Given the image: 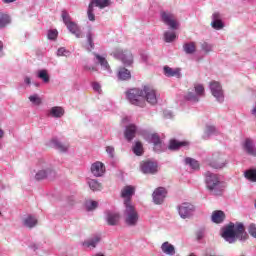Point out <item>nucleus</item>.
Masks as SVG:
<instances>
[{
    "label": "nucleus",
    "mask_w": 256,
    "mask_h": 256,
    "mask_svg": "<svg viewBox=\"0 0 256 256\" xmlns=\"http://www.w3.org/2000/svg\"><path fill=\"white\" fill-rule=\"evenodd\" d=\"M39 79H42L44 83H49V74H47V70H40L38 72Z\"/></svg>",
    "instance_id": "nucleus-44"
},
{
    "label": "nucleus",
    "mask_w": 256,
    "mask_h": 256,
    "mask_svg": "<svg viewBox=\"0 0 256 256\" xmlns=\"http://www.w3.org/2000/svg\"><path fill=\"white\" fill-rule=\"evenodd\" d=\"M85 49H87V51H93V49H95V43H93V34H91V32L87 34V43L85 44Z\"/></svg>",
    "instance_id": "nucleus-33"
},
{
    "label": "nucleus",
    "mask_w": 256,
    "mask_h": 256,
    "mask_svg": "<svg viewBox=\"0 0 256 256\" xmlns=\"http://www.w3.org/2000/svg\"><path fill=\"white\" fill-rule=\"evenodd\" d=\"M209 166L212 167V169H223V167H225V159H223L221 155L215 154L211 157Z\"/></svg>",
    "instance_id": "nucleus-12"
},
{
    "label": "nucleus",
    "mask_w": 256,
    "mask_h": 256,
    "mask_svg": "<svg viewBox=\"0 0 256 256\" xmlns=\"http://www.w3.org/2000/svg\"><path fill=\"white\" fill-rule=\"evenodd\" d=\"M117 77L120 81H127L131 79V72L125 67H120L118 69Z\"/></svg>",
    "instance_id": "nucleus-23"
},
{
    "label": "nucleus",
    "mask_w": 256,
    "mask_h": 256,
    "mask_svg": "<svg viewBox=\"0 0 256 256\" xmlns=\"http://www.w3.org/2000/svg\"><path fill=\"white\" fill-rule=\"evenodd\" d=\"M88 184L92 191H101L103 189V186L97 180H90Z\"/></svg>",
    "instance_id": "nucleus-39"
},
{
    "label": "nucleus",
    "mask_w": 256,
    "mask_h": 256,
    "mask_svg": "<svg viewBox=\"0 0 256 256\" xmlns=\"http://www.w3.org/2000/svg\"><path fill=\"white\" fill-rule=\"evenodd\" d=\"M58 32L57 30H50L48 32V39H51L52 41L57 39Z\"/></svg>",
    "instance_id": "nucleus-53"
},
{
    "label": "nucleus",
    "mask_w": 256,
    "mask_h": 256,
    "mask_svg": "<svg viewBox=\"0 0 256 256\" xmlns=\"http://www.w3.org/2000/svg\"><path fill=\"white\" fill-rule=\"evenodd\" d=\"M0 51H3V42L0 41Z\"/></svg>",
    "instance_id": "nucleus-60"
},
{
    "label": "nucleus",
    "mask_w": 256,
    "mask_h": 256,
    "mask_svg": "<svg viewBox=\"0 0 256 256\" xmlns=\"http://www.w3.org/2000/svg\"><path fill=\"white\" fill-rule=\"evenodd\" d=\"M89 5H92V7H99V9H105V7L111 5V0H91Z\"/></svg>",
    "instance_id": "nucleus-25"
},
{
    "label": "nucleus",
    "mask_w": 256,
    "mask_h": 256,
    "mask_svg": "<svg viewBox=\"0 0 256 256\" xmlns=\"http://www.w3.org/2000/svg\"><path fill=\"white\" fill-rule=\"evenodd\" d=\"M120 216L117 213L114 212H108L107 213V223L108 225H117L119 223Z\"/></svg>",
    "instance_id": "nucleus-26"
},
{
    "label": "nucleus",
    "mask_w": 256,
    "mask_h": 256,
    "mask_svg": "<svg viewBox=\"0 0 256 256\" xmlns=\"http://www.w3.org/2000/svg\"><path fill=\"white\" fill-rule=\"evenodd\" d=\"M98 206H99V203L97 201H90L86 203L87 211H93V209H97Z\"/></svg>",
    "instance_id": "nucleus-47"
},
{
    "label": "nucleus",
    "mask_w": 256,
    "mask_h": 256,
    "mask_svg": "<svg viewBox=\"0 0 256 256\" xmlns=\"http://www.w3.org/2000/svg\"><path fill=\"white\" fill-rule=\"evenodd\" d=\"M160 15L165 25H168L171 29H177V20H175V15L166 11L160 12Z\"/></svg>",
    "instance_id": "nucleus-8"
},
{
    "label": "nucleus",
    "mask_w": 256,
    "mask_h": 256,
    "mask_svg": "<svg viewBox=\"0 0 256 256\" xmlns=\"http://www.w3.org/2000/svg\"><path fill=\"white\" fill-rule=\"evenodd\" d=\"M133 151L138 157H140V155H143V144L140 141L136 142Z\"/></svg>",
    "instance_id": "nucleus-42"
},
{
    "label": "nucleus",
    "mask_w": 256,
    "mask_h": 256,
    "mask_svg": "<svg viewBox=\"0 0 256 256\" xmlns=\"http://www.w3.org/2000/svg\"><path fill=\"white\" fill-rule=\"evenodd\" d=\"M167 195V190L163 187H158L154 190L152 197L153 201L156 205H161L163 201H165V197Z\"/></svg>",
    "instance_id": "nucleus-10"
},
{
    "label": "nucleus",
    "mask_w": 256,
    "mask_h": 256,
    "mask_svg": "<svg viewBox=\"0 0 256 256\" xmlns=\"http://www.w3.org/2000/svg\"><path fill=\"white\" fill-rule=\"evenodd\" d=\"M91 173L94 177H103L105 165L102 162H95L91 166Z\"/></svg>",
    "instance_id": "nucleus-13"
},
{
    "label": "nucleus",
    "mask_w": 256,
    "mask_h": 256,
    "mask_svg": "<svg viewBox=\"0 0 256 256\" xmlns=\"http://www.w3.org/2000/svg\"><path fill=\"white\" fill-rule=\"evenodd\" d=\"M112 55L115 57V59L121 61L126 67L133 65V53H131L129 50L117 49L112 53Z\"/></svg>",
    "instance_id": "nucleus-5"
},
{
    "label": "nucleus",
    "mask_w": 256,
    "mask_h": 256,
    "mask_svg": "<svg viewBox=\"0 0 256 256\" xmlns=\"http://www.w3.org/2000/svg\"><path fill=\"white\" fill-rule=\"evenodd\" d=\"M249 234L256 239V225L251 224L248 228Z\"/></svg>",
    "instance_id": "nucleus-52"
},
{
    "label": "nucleus",
    "mask_w": 256,
    "mask_h": 256,
    "mask_svg": "<svg viewBox=\"0 0 256 256\" xmlns=\"http://www.w3.org/2000/svg\"><path fill=\"white\" fill-rule=\"evenodd\" d=\"M52 143H53L54 147H56V149H58V151H61V153H65V151H67V149H69V144H63V143L59 142V140H57V139L52 140Z\"/></svg>",
    "instance_id": "nucleus-30"
},
{
    "label": "nucleus",
    "mask_w": 256,
    "mask_h": 256,
    "mask_svg": "<svg viewBox=\"0 0 256 256\" xmlns=\"http://www.w3.org/2000/svg\"><path fill=\"white\" fill-rule=\"evenodd\" d=\"M164 39L166 43H171L175 41V39H177V35L175 34V32H165Z\"/></svg>",
    "instance_id": "nucleus-41"
},
{
    "label": "nucleus",
    "mask_w": 256,
    "mask_h": 256,
    "mask_svg": "<svg viewBox=\"0 0 256 256\" xmlns=\"http://www.w3.org/2000/svg\"><path fill=\"white\" fill-rule=\"evenodd\" d=\"M61 17H62L63 23H65V25H67L68 23H71V16L69 15V12H67L66 10H62Z\"/></svg>",
    "instance_id": "nucleus-46"
},
{
    "label": "nucleus",
    "mask_w": 256,
    "mask_h": 256,
    "mask_svg": "<svg viewBox=\"0 0 256 256\" xmlns=\"http://www.w3.org/2000/svg\"><path fill=\"white\" fill-rule=\"evenodd\" d=\"M157 167V162L144 161L141 164V171L145 174L154 175V173H157Z\"/></svg>",
    "instance_id": "nucleus-11"
},
{
    "label": "nucleus",
    "mask_w": 256,
    "mask_h": 256,
    "mask_svg": "<svg viewBox=\"0 0 256 256\" xmlns=\"http://www.w3.org/2000/svg\"><path fill=\"white\" fill-rule=\"evenodd\" d=\"M243 149L246 151L248 155H251L252 157H256V150H255V144H253V140L246 139L243 144Z\"/></svg>",
    "instance_id": "nucleus-17"
},
{
    "label": "nucleus",
    "mask_w": 256,
    "mask_h": 256,
    "mask_svg": "<svg viewBox=\"0 0 256 256\" xmlns=\"http://www.w3.org/2000/svg\"><path fill=\"white\" fill-rule=\"evenodd\" d=\"M33 249H34V251H37V249H38L37 245H34Z\"/></svg>",
    "instance_id": "nucleus-61"
},
{
    "label": "nucleus",
    "mask_w": 256,
    "mask_h": 256,
    "mask_svg": "<svg viewBox=\"0 0 256 256\" xmlns=\"http://www.w3.org/2000/svg\"><path fill=\"white\" fill-rule=\"evenodd\" d=\"M183 49L187 55H193L197 51V45L195 42L186 43L183 45Z\"/></svg>",
    "instance_id": "nucleus-29"
},
{
    "label": "nucleus",
    "mask_w": 256,
    "mask_h": 256,
    "mask_svg": "<svg viewBox=\"0 0 256 256\" xmlns=\"http://www.w3.org/2000/svg\"><path fill=\"white\" fill-rule=\"evenodd\" d=\"M221 236L228 243H235V241H247L249 235L245 231V225L241 222H230L224 228H222Z\"/></svg>",
    "instance_id": "nucleus-1"
},
{
    "label": "nucleus",
    "mask_w": 256,
    "mask_h": 256,
    "mask_svg": "<svg viewBox=\"0 0 256 256\" xmlns=\"http://www.w3.org/2000/svg\"><path fill=\"white\" fill-rule=\"evenodd\" d=\"M212 19L213 21L211 22V27H213V29L219 31L225 27L223 21H221V14H219L218 12H215L212 15Z\"/></svg>",
    "instance_id": "nucleus-16"
},
{
    "label": "nucleus",
    "mask_w": 256,
    "mask_h": 256,
    "mask_svg": "<svg viewBox=\"0 0 256 256\" xmlns=\"http://www.w3.org/2000/svg\"><path fill=\"white\" fill-rule=\"evenodd\" d=\"M215 131H217L215 126H206L205 136L209 137V135H213V133H215Z\"/></svg>",
    "instance_id": "nucleus-49"
},
{
    "label": "nucleus",
    "mask_w": 256,
    "mask_h": 256,
    "mask_svg": "<svg viewBox=\"0 0 256 256\" xmlns=\"http://www.w3.org/2000/svg\"><path fill=\"white\" fill-rule=\"evenodd\" d=\"M205 177L206 187L208 191H210V194L215 197H221L225 191V183L221 181L219 175L212 172H206Z\"/></svg>",
    "instance_id": "nucleus-2"
},
{
    "label": "nucleus",
    "mask_w": 256,
    "mask_h": 256,
    "mask_svg": "<svg viewBox=\"0 0 256 256\" xmlns=\"http://www.w3.org/2000/svg\"><path fill=\"white\" fill-rule=\"evenodd\" d=\"M106 152L110 155V157H115V148L112 146H107Z\"/></svg>",
    "instance_id": "nucleus-54"
},
{
    "label": "nucleus",
    "mask_w": 256,
    "mask_h": 256,
    "mask_svg": "<svg viewBox=\"0 0 256 256\" xmlns=\"http://www.w3.org/2000/svg\"><path fill=\"white\" fill-rule=\"evenodd\" d=\"M92 87L94 91H97V93H101V84H99L98 82H93Z\"/></svg>",
    "instance_id": "nucleus-55"
},
{
    "label": "nucleus",
    "mask_w": 256,
    "mask_h": 256,
    "mask_svg": "<svg viewBox=\"0 0 256 256\" xmlns=\"http://www.w3.org/2000/svg\"><path fill=\"white\" fill-rule=\"evenodd\" d=\"M135 195V187L133 186H125L122 190H121V197L125 201H129L131 203V197H133Z\"/></svg>",
    "instance_id": "nucleus-15"
},
{
    "label": "nucleus",
    "mask_w": 256,
    "mask_h": 256,
    "mask_svg": "<svg viewBox=\"0 0 256 256\" xmlns=\"http://www.w3.org/2000/svg\"><path fill=\"white\" fill-rule=\"evenodd\" d=\"M25 227H28V229H33L35 225H37V218L33 216H28L26 219L23 221Z\"/></svg>",
    "instance_id": "nucleus-32"
},
{
    "label": "nucleus",
    "mask_w": 256,
    "mask_h": 256,
    "mask_svg": "<svg viewBox=\"0 0 256 256\" xmlns=\"http://www.w3.org/2000/svg\"><path fill=\"white\" fill-rule=\"evenodd\" d=\"M50 115L51 117H55L57 119L63 117L65 115V110L59 106H54L50 109Z\"/></svg>",
    "instance_id": "nucleus-28"
},
{
    "label": "nucleus",
    "mask_w": 256,
    "mask_h": 256,
    "mask_svg": "<svg viewBox=\"0 0 256 256\" xmlns=\"http://www.w3.org/2000/svg\"><path fill=\"white\" fill-rule=\"evenodd\" d=\"M49 173H51V169L40 170L36 173L35 178L37 179V181L47 179V175H49Z\"/></svg>",
    "instance_id": "nucleus-36"
},
{
    "label": "nucleus",
    "mask_w": 256,
    "mask_h": 256,
    "mask_svg": "<svg viewBox=\"0 0 256 256\" xmlns=\"http://www.w3.org/2000/svg\"><path fill=\"white\" fill-rule=\"evenodd\" d=\"M205 237V231L204 230H199L197 233H196V239L198 241H201V239Z\"/></svg>",
    "instance_id": "nucleus-56"
},
{
    "label": "nucleus",
    "mask_w": 256,
    "mask_h": 256,
    "mask_svg": "<svg viewBox=\"0 0 256 256\" xmlns=\"http://www.w3.org/2000/svg\"><path fill=\"white\" fill-rule=\"evenodd\" d=\"M144 102L147 101L150 105H155L157 103V91L151 85H145L143 87Z\"/></svg>",
    "instance_id": "nucleus-6"
},
{
    "label": "nucleus",
    "mask_w": 256,
    "mask_h": 256,
    "mask_svg": "<svg viewBox=\"0 0 256 256\" xmlns=\"http://www.w3.org/2000/svg\"><path fill=\"white\" fill-rule=\"evenodd\" d=\"M57 55L58 57H67V55H69V51H67L65 48H60L57 51Z\"/></svg>",
    "instance_id": "nucleus-50"
},
{
    "label": "nucleus",
    "mask_w": 256,
    "mask_h": 256,
    "mask_svg": "<svg viewBox=\"0 0 256 256\" xmlns=\"http://www.w3.org/2000/svg\"><path fill=\"white\" fill-rule=\"evenodd\" d=\"M99 65L103 67L104 69H109V62H107V59L99 54H94Z\"/></svg>",
    "instance_id": "nucleus-35"
},
{
    "label": "nucleus",
    "mask_w": 256,
    "mask_h": 256,
    "mask_svg": "<svg viewBox=\"0 0 256 256\" xmlns=\"http://www.w3.org/2000/svg\"><path fill=\"white\" fill-rule=\"evenodd\" d=\"M147 139H148V141H150V143H153L154 150L161 151L162 141H161V137L159 136V134H157V133L148 134Z\"/></svg>",
    "instance_id": "nucleus-14"
},
{
    "label": "nucleus",
    "mask_w": 256,
    "mask_h": 256,
    "mask_svg": "<svg viewBox=\"0 0 256 256\" xmlns=\"http://www.w3.org/2000/svg\"><path fill=\"white\" fill-rule=\"evenodd\" d=\"M185 163H186V165H189V167H191V169H194V171H199V169H200L199 161H197L193 158H186Z\"/></svg>",
    "instance_id": "nucleus-31"
},
{
    "label": "nucleus",
    "mask_w": 256,
    "mask_h": 256,
    "mask_svg": "<svg viewBox=\"0 0 256 256\" xmlns=\"http://www.w3.org/2000/svg\"><path fill=\"white\" fill-rule=\"evenodd\" d=\"M244 177H246L248 181H252V183H256V170L255 169L247 170L244 174Z\"/></svg>",
    "instance_id": "nucleus-37"
},
{
    "label": "nucleus",
    "mask_w": 256,
    "mask_h": 256,
    "mask_svg": "<svg viewBox=\"0 0 256 256\" xmlns=\"http://www.w3.org/2000/svg\"><path fill=\"white\" fill-rule=\"evenodd\" d=\"M211 219L213 223H223V221H225V212L221 210H215L212 213Z\"/></svg>",
    "instance_id": "nucleus-22"
},
{
    "label": "nucleus",
    "mask_w": 256,
    "mask_h": 256,
    "mask_svg": "<svg viewBox=\"0 0 256 256\" xmlns=\"http://www.w3.org/2000/svg\"><path fill=\"white\" fill-rule=\"evenodd\" d=\"M67 29L72 33V35H75L77 39L81 38V30L79 29V26L75 22H68V24H65Z\"/></svg>",
    "instance_id": "nucleus-21"
},
{
    "label": "nucleus",
    "mask_w": 256,
    "mask_h": 256,
    "mask_svg": "<svg viewBox=\"0 0 256 256\" xmlns=\"http://www.w3.org/2000/svg\"><path fill=\"white\" fill-rule=\"evenodd\" d=\"M185 99L187 101H192L193 103H198L199 101V96L197 95V93H193V90H189L187 92V94L185 95Z\"/></svg>",
    "instance_id": "nucleus-34"
},
{
    "label": "nucleus",
    "mask_w": 256,
    "mask_h": 256,
    "mask_svg": "<svg viewBox=\"0 0 256 256\" xmlns=\"http://www.w3.org/2000/svg\"><path fill=\"white\" fill-rule=\"evenodd\" d=\"M95 11V8L93 7V4L88 5L87 15L89 21H95V14L93 13Z\"/></svg>",
    "instance_id": "nucleus-43"
},
{
    "label": "nucleus",
    "mask_w": 256,
    "mask_h": 256,
    "mask_svg": "<svg viewBox=\"0 0 256 256\" xmlns=\"http://www.w3.org/2000/svg\"><path fill=\"white\" fill-rule=\"evenodd\" d=\"M194 91L198 97H203L205 95V87L202 84H195Z\"/></svg>",
    "instance_id": "nucleus-40"
},
{
    "label": "nucleus",
    "mask_w": 256,
    "mask_h": 256,
    "mask_svg": "<svg viewBox=\"0 0 256 256\" xmlns=\"http://www.w3.org/2000/svg\"><path fill=\"white\" fill-rule=\"evenodd\" d=\"M125 223L129 227H135L139 221V212H137V209H135V206L130 201H125Z\"/></svg>",
    "instance_id": "nucleus-3"
},
{
    "label": "nucleus",
    "mask_w": 256,
    "mask_h": 256,
    "mask_svg": "<svg viewBox=\"0 0 256 256\" xmlns=\"http://www.w3.org/2000/svg\"><path fill=\"white\" fill-rule=\"evenodd\" d=\"M24 81H25L26 85H31V78L26 77Z\"/></svg>",
    "instance_id": "nucleus-57"
},
{
    "label": "nucleus",
    "mask_w": 256,
    "mask_h": 256,
    "mask_svg": "<svg viewBox=\"0 0 256 256\" xmlns=\"http://www.w3.org/2000/svg\"><path fill=\"white\" fill-rule=\"evenodd\" d=\"M11 23V18L7 14H1L0 15V27L3 29V27H7Z\"/></svg>",
    "instance_id": "nucleus-38"
},
{
    "label": "nucleus",
    "mask_w": 256,
    "mask_h": 256,
    "mask_svg": "<svg viewBox=\"0 0 256 256\" xmlns=\"http://www.w3.org/2000/svg\"><path fill=\"white\" fill-rule=\"evenodd\" d=\"M29 101L33 103V105H41L42 103L41 97L37 94L29 96Z\"/></svg>",
    "instance_id": "nucleus-45"
},
{
    "label": "nucleus",
    "mask_w": 256,
    "mask_h": 256,
    "mask_svg": "<svg viewBox=\"0 0 256 256\" xmlns=\"http://www.w3.org/2000/svg\"><path fill=\"white\" fill-rule=\"evenodd\" d=\"M84 71L88 72V73H95L97 72V67L95 66H90V65H84Z\"/></svg>",
    "instance_id": "nucleus-51"
},
{
    "label": "nucleus",
    "mask_w": 256,
    "mask_h": 256,
    "mask_svg": "<svg viewBox=\"0 0 256 256\" xmlns=\"http://www.w3.org/2000/svg\"><path fill=\"white\" fill-rule=\"evenodd\" d=\"M4 136H5V132L0 128V139H3Z\"/></svg>",
    "instance_id": "nucleus-58"
},
{
    "label": "nucleus",
    "mask_w": 256,
    "mask_h": 256,
    "mask_svg": "<svg viewBox=\"0 0 256 256\" xmlns=\"http://www.w3.org/2000/svg\"><path fill=\"white\" fill-rule=\"evenodd\" d=\"M17 0H3V3H15Z\"/></svg>",
    "instance_id": "nucleus-59"
},
{
    "label": "nucleus",
    "mask_w": 256,
    "mask_h": 256,
    "mask_svg": "<svg viewBox=\"0 0 256 256\" xmlns=\"http://www.w3.org/2000/svg\"><path fill=\"white\" fill-rule=\"evenodd\" d=\"M161 250L165 253V255H175V246L169 242H164L161 245Z\"/></svg>",
    "instance_id": "nucleus-27"
},
{
    "label": "nucleus",
    "mask_w": 256,
    "mask_h": 256,
    "mask_svg": "<svg viewBox=\"0 0 256 256\" xmlns=\"http://www.w3.org/2000/svg\"><path fill=\"white\" fill-rule=\"evenodd\" d=\"M164 75L166 77H177L179 79L181 77V68H171L169 66H164Z\"/></svg>",
    "instance_id": "nucleus-18"
},
{
    "label": "nucleus",
    "mask_w": 256,
    "mask_h": 256,
    "mask_svg": "<svg viewBox=\"0 0 256 256\" xmlns=\"http://www.w3.org/2000/svg\"><path fill=\"white\" fill-rule=\"evenodd\" d=\"M210 90L213 95L219 101V103H223L224 96H223V88L221 87V84L217 81L210 82Z\"/></svg>",
    "instance_id": "nucleus-7"
},
{
    "label": "nucleus",
    "mask_w": 256,
    "mask_h": 256,
    "mask_svg": "<svg viewBox=\"0 0 256 256\" xmlns=\"http://www.w3.org/2000/svg\"><path fill=\"white\" fill-rule=\"evenodd\" d=\"M201 47L205 53H211L213 51V46L207 42L202 43Z\"/></svg>",
    "instance_id": "nucleus-48"
},
{
    "label": "nucleus",
    "mask_w": 256,
    "mask_h": 256,
    "mask_svg": "<svg viewBox=\"0 0 256 256\" xmlns=\"http://www.w3.org/2000/svg\"><path fill=\"white\" fill-rule=\"evenodd\" d=\"M101 241V236H94L93 238L86 240L82 243V246L86 249H95L97 244Z\"/></svg>",
    "instance_id": "nucleus-20"
},
{
    "label": "nucleus",
    "mask_w": 256,
    "mask_h": 256,
    "mask_svg": "<svg viewBox=\"0 0 256 256\" xmlns=\"http://www.w3.org/2000/svg\"><path fill=\"white\" fill-rule=\"evenodd\" d=\"M189 146V142L187 141H177V140H171L169 144V149L171 151H177V149H181V147H187Z\"/></svg>",
    "instance_id": "nucleus-24"
},
{
    "label": "nucleus",
    "mask_w": 256,
    "mask_h": 256,
    "mask_svg": "<svg viewBox=\"0 0 256 256\" xmlns=\"http://www.w3.org/2000/svg\"><path fill=\"white\" fill-rule=\"evenodd\" d=\"M136 133H137V126H135V124H130L126 127V130L124 132V137L125 139H127V141H132Z\"/></svg>",
    "instance_id": "nucleus-19"
},
{
    "label": "nucleus",
    "mask_w": 256,
    "mask_h": 256,
    "mask_svg": "<svg viewBox=\"0 0 256 256\" xmlns=\"http://www.w3.org/2000/svg\"><path fill=\"white\" fill-rule=\"evenodd\" d=\"M127 99L136 107H145V94L139 88L130 89L127 93Z\"/></svg>",
    "instance_id": "nucleus-4"
},
{
    "label": "nucleus",
    "mask_w": 256,
    "mask_h": 256,
    "mask_svg": "<svg viewBox=\"0 0 256 256\" xmlns=\"http://www.w3.org/2000/svg\"><path fill=\"white\" fill-rule=\"evenodd\" d=\"M194 210L195 208L193 207V205L187 202L182 203L178 207V213L182 219H189Z\"/></svg>",
    "instance_id": "nucleus-9"
}]
</instances>
